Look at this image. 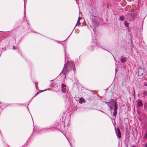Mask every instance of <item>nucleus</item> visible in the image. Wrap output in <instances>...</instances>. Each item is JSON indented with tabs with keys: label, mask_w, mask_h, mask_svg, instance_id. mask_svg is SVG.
I'll list each match as a JSON object with an SVG mask.
<instances>
[{
	"label": "nucleus",
	"mask_w": 147,
	"mask_h": 147,
	"mask_svg": "<svg viewBox=\"0 0 147 147\" xmlns=\"http://www.w3.org/2000/svg\"><path fill=\"white\" fill-rule=\"evenodd\" d=\"M143 146L144 147H147V142L146 144L144 145Z\"/></svg>",
	"instance_id": "21"
},
{
	"label": "nucleus",
	"mask_w": 147,
	"mask_h": 147,
	"mask_svg": "<svg viewBox=\"0 0 147 147\" xmlns=\"http://www.w3.org/2000/svg\"><path fill=\"white\" fill-rule=\"evenodd\" d=\"M126 16L127 17V19L129 20L132 19L134 17L133 13H128L126 15Z\"/></svg>",
	"instance_id": "1"
},
{
	"label": "nucleus",
	"mask_w": 147,
	"mask_h": 147,
	"mask_svg": "<svg viewBox=\"0 0 147 147\" xmlns=\"http://www.w3.org/2000/svg\"><path fill=\"white\" fill-rule=\"evenodd\" d=\"M124 25L126 27H128L129 26V24L126 21H125Z\"/></svg>",
	"instance_id": "10"
},
{
	"label": "nucleus",
	"mask_w": 147,
	"mask_h": 147,
	"mask_svg": "<svg viewBox=\"0 0 147 147\" xmlns=\"http://www.w3.org/2000/svg\"><path fill=\"white\" fill-rule=\"evenodd\" d=\"M67 69L66 67H64L62 71V73H64V74H66V70Z\"/></svg>",
	"instance_id": "7"
},
{
	"label": "nucleus",
	"mask_w": 147,
	"mask_h": 147,
	"mask_svg": "<svg viewBox=\"0 0 147 147\" xmlns=\"http://www.w3.org/2000/svg\"><path fill=\"white\" fill-rule=\"evenodd\" d=\"M130 147H136V146H131Z\"/></svg>",
	"instance_id": "25"
},
{
	"label": "nucleus",
	"mask_w": 147,
	"mask_h": 147,
	"mask_svg": "<svg viewBox=\"0 0 147 147\" xmlns=\"http://www.w3.org/2000/svg\"><path fill=\"white\" fill-rule=\"evenodd\" d=\"M119 19L120 20H122V21L123 20H124V16H120L119 17Z\"/></svg>",
	"instance_id": "11"
},
{
	"label": "nucleus",
	"mask_w": 147,
	"mask_h": 147,
	"mask_svg": "<svg viewBox=\"0 0 147 147\" xmlns=\"http://www.w3.org/2000/svg\"><path fill=\"white\" fill-rule=\"evenodd\" d=\"M107 7L108 8V5H107Z\"/></svg>",
	"instance_id": "28"
},
{
	"label": "nucleus",
	"mask_w": 147,
	"mask_h": 147,
	"mask_svg": "<svg viewBox=\"0 0 147 147\" xmlns=\"http://www.w3.org/2000/svg\"><path fill=\"white\" fill-rule=\"evenodd\" d=\"M115 132L117 136L120 138L121 137V131L119 128H117L115 129Z\"/></svg>",
	"instance_id": "3"
},
{
	"label": "nucleus",
	"mask_w": 147,
	"mask_h": 147,
	"mask_svg": "<svg viewBox=\"0 0 147 147\" xmlns=\"http://www.w3.org/2000/svg\"><path fill=\"white\" fill-rule=\"evenodd\" d=\"M139 74L141 76H142L144 72H143V70H142L141 71H139Z\"/></svg>",
	"instance_id": "12"
},
{
	"label": "nucleus",
	"mask_w": 147,
	"mask_h": 147,
	"mask_svg": "<svg viewBox=\"0 0 147 147\" xmlns=\"http://www.w3.org/2000/svg\"><path fill=\"white\" fill-rule=\"evenodd\" d=\"M143 105V104L141 100H138L137 103V107H141Z\"/></svg>",
	"instance_id": "5"
},
{
	"label": "nucleus",
	"mask_w": 147,
	"mask_h": 147,
	"mask_svg": "<svg viewBox=\"0 0 147 147\" xmlns=\"http://www.w3.org/2000/svg\"><path fill=\"white\" fill-rule=\"evenodd\" d=\"M108 106L110 109V111H111L112 109V106L110 105H108Z\"/></svg>",
	"instance_id": "16"
},
{
	"label": "nucleus",
	"mask_w": 147,
	"mask_h": 147,
	"mask_svg": "<svg viewBox=\"0 0 147 147\" xmlns=\"http://www.w3.org/2000/svg\"><path fill=\"white\" fill-rule=\"evenodd\" d=\"M61 91L63 93H64L66 91L65 88H62V89L61 90Z\"/></svg>",
	"instance_id": "13"
},
{
	"label": "nucleus",
	"mask_w": 147,
	"mask_h": 147,
	"mask_svg": "<svg viewBox=\"0 0 147 147\" xmlns=\"http://www.w3.org/2000/svg\"><path fill=\"white\" fill-rule=\"evenodd\" d=\"M143 94L144 96H147V91H144L143 93Z\"/></svg>",
	"instance_id": "15"
},
{
	"label": "nucleus",
	"mask_w": 147,
	"mask_h": 147,
	"mask_svg": "<svg viewBox=\"0 0 147 147\" xmlns=\"http://www.w3.org/2000/svg\"><path fill=\"white\" fill-rule=\"evenodd\" d=\"M80 17H79L78 18V20L77 22V24H78V23L80 22Z\"/></svg>",
	"instance_id": "19"
},
{
	"label": "nucleus",
	"mask_w": 147,
	"mask_h": 147,
	"mask_svg": "<svg viewBox=\"0 0 147 147\" xmlns=\"http://www.w3.org/2000/svg\"><path fill=\"white\" fill-rule=\"evenodd\" d=\"M85 100L84 99L82 98H80L79 100V102L82 103V102H84L85 101Z\"/></svg>",
	"instance_id": "6"
},
{
	"label": "nucleus",
	"mask_w": 147,
	"mask_h": 147,
	"mask_svg": "<svg viewBox=\"0 0 147 147\" xmlns=\"http://www.w3.org/2000/svg\"><path fill=\"white\" fill-rule=\"evenodd\" d=\"M17 49V48L14 46H13V49Z\"/></svg>",
	"instance_id": "22"
},
{
	"label": "nucleus",
	"mask_w": 147,
	"mask_h": 147,
	"mask_svg": "<svg viewBox=\"0 0 147 147\" xmlns=\"http://www.w3.org/2000/svg\"><path fill=\"white\" fill-rule=\"evenodd\" d=\"M114 111L113 113V115L115 117H116L117 113V106L116 103H114Z\"/></svg>",
	"instance_id": "2"
},
{
	"label": "nucleus",
	"mask_w": 147,
	"mask_h": 147,
	"mask_svg": "<svg viewBox=\"0 0 147 147\" xmlns=\"http://www.w3.org/2000/svg\"><path fill=\"white\" fill-rule=\"evenodd\" d=\"M108 100L109 101V102H110V103H111V101L110 100Z\"/></svg>",
	"instance_id": "26"
},
{
	"label": "nucleus",
	"mask_w": 147,
	"mask_h": 147,
	"mask_svg": "<svg viewBox=\"0 0 147 147\" xmlns=\"http://www.w3.org/2000/svg\"><path fill=\"white\" fill-rule=\"evenodd\" d=\"M67 140H68V141H69V140H68V138H67Z\"/></svg>",
	"instance_id": "29"
},
{
	"label": "nucleus",
	"mask_w": 147,
	"mask_h": 147,
	"mask_svg": "<svg viewBox=\"0 0 147 147\" xmlns=\"http://www.w3.org/2000/svg\"><path fill=\"white\" fill-rule=\"evenodd\" d=\"M65 86V85L64 84H62L61 87L62 88H64Z\"/></svg>",
	"instance_id": "17"
},
{
	"label": "nucleus",
	"mask_w": 147,
	"mask_h": 147,
	"mask_svg": "<svg viewBox=\"0 0 147 147\" xmlns=\"http://www.w3.org/2000/svg\"><path fill=\"white\" fill-rule=\"evenodd\" d=\"M144 108L145 109L147 110V103L146 102H145L144 104Z\"/></svg>",
	"instance_id": "9"
},
{
	"label": "nucleus",
	"mask_w": 147,
	"mask_h": 147,
	"mask_svg": "<svg viewBox=\"0 0 147 147\" xmlns=\"http://www.w3.org/2000/svg\"><path fill=\"white\" fill-rule=\"evenodd\" d=\"M111 105H114V103H111Z\"/></svg>",
	"instance_id": "27"
},
{
	"label": "nucleus",
	"mask_w": 147,
	"mask_h": 147,
	"mask_svg": "<svg viewBox=\"0 0 147 147\" xmlns=\"http://www.w3.org/2000/svg\"><path fill=\"white\" fill-rule=\"evenodd\" d=\"M121 62L122 63H123L124 62H125L126 61V58H121Z\"/></svg>",
	"instance_id": "8"
},
{
	"label": "nucleus",
	"mask_w": 147,
	"mask_h": 147,
	"mask_svg": "<svg viewBox=\"0 0 147 147\" xmlns=\"http://www.w3.org/2000/svg\"><path fill=\"white\" fill-rule=\"evenodd\" d=\"M105 102L107 104L108 106V105H109V103H110V102H106V101H105Z\"/></svg>",
	"instance_id": "18"
},
{
	"label": "nucleus",
	"mask_w": 147,
	"mask_h": 147,
	"mask_svg": "<svg viewBox=\"0 0 147 147\" xmlns=\"http://www.w3.org/2000/svg\"><path fill=\"white\" fill-rule=\"evenodd\" d=\"M145 135H146V138L147 139V131L146 132V134Z\"/></svg>",
	"instance_id": "24"
},
{
	"label": "nucleus",
	"mask_w": 147,
	"mask_h": 147,
	"mask_svg": "<svg viewBox=\"0 0 147 147\" xmlns=\"http://www.w3.org/2000/svg\"><path fill=\"white\" fill-rule=\"evenodd\" d=\"M144 86H147V83L145 82L144 84Z\"/></svg>",
	"instance_id": "20"
},
{
	"label": "nucleus",
	"mask_w": 147,
	"mask_h": 147,
	"mask_svg": "<svg viewBox=\"0 0 147 147\" xmlns=\"http://www.w3.org/2000/svg\"><path fill=\"white\" fill-rule=\"evenodd\" d=\"M111 100V102L112 101L113 102H114V100L113 99H111V100Z\"/></svg>",
	"instance_id": "23"
},
{
	"label": "nucleus",
	"mask_w": 147,
	"mask_h": 147,
	"mask_svg": "<svg viewBox=\"0 0 147 147\" xmlns=\"http://www.w3.org/2000/svg\"><path fill=\"white\" fill-rule=\"evenodd\" d=\"M69 63V66L71 67V69L72 70H73L74 71L75 65L74 63L72 61H70Z\"/></svg>",
	"instance_id": "4"
},
{
	"label": "nucleus",
	"mask_w": 147,
	"mask_h": 147,
	"mask_svg": "<svg viewBox=\"0 0 147 147\" xmlns=\"http://www.w3.org/2000/svg\"><path fill=\"white\" fill-rule=\"evenodd\" d=\"M139 69L143 70V72H144V67H143L141 66H139Z\"/></svg>",
	"instance_id": "14"
}]
</instances>
